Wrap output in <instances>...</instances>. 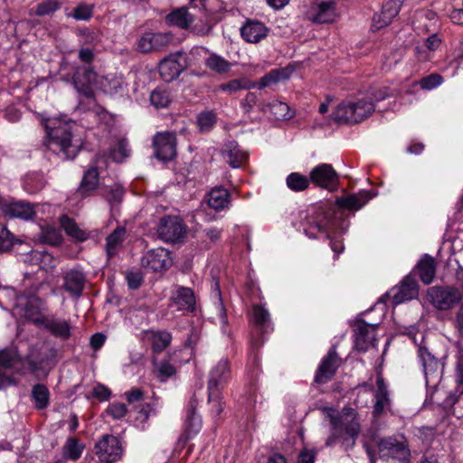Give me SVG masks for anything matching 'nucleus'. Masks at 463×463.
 <instances>
[{"mask_svg": "<svg viewBox=\"0 0 463 463\" xmlns=\"http://www.w3.org/2000/svg\"><path fill=\"white\" fill-rule=\"evenodd\" d=\"M43 124L46 149L62 160L75 158L82 147V140L72 134L71 125L59 118H47Z\"/></svg>", "mask_w": 463, "mask_h": 463, "instance_id": "f257e3e1", "label": "nucleus"}, {"mask_svg": "<svg viewBox=\"0 0 463 463\" xmlns=\"http://www.w3.org/2000/svg\"><path fill=\"white\" fill-rule=\"evenodd\" d=\"M329 419L331 429L330 435L326 440V446L332 447L340 444L344 450L353 449L361 430L354 410L344 409L336 416L329 415Z\"/></svg>", "mask_w": 463, "mask_h": 463, "instance_id": "f03ea898", "label": "nucleus"}, {"mask_svg": "<svg viewBox=\"0 0 463 463\" xmlns=\"http://www.w3.org/2000/svg\"><path fill=\"white\" fill-rule=\"evenodd\" d=\"M374 104L366 99L344 100L333 112V119L338 124H356L367 118L374 111Z\"/></svg>", "mask_w": 463, "mask_h": 463, "instance_id": "7ed1b4c3", "label": "nucleus"}, {"mask_svg": "<svg viewBox=\"0 0 463 463\" xmlns=\"http://www.w3.org/2000/svg\"><path fill=\"white\" fill-rule=\"evenodd\" d=\"M418 357L423 369L427 388L434 389L437 394H439L438 386L443 374V364L435 357L426 345L420 346Z\"/></svg>", "mask_w": 463, "mask_h": 463, "instance_id": "20e7f679", "label": "nucleus"}, {"mask_svg": "<svg viewBox=\"0 0 463 463\" xmlns=\"http://www.w3.org/2000/svg\"><path fill=\"white\" fill-rule=\"evenodd\" d=\"M14 309L17 310L21 316L38 326H41L44 319L48 317L43 314V312L46 310L45 301L33 295L17 296Z\"/></svg>", "mask_w": 463, "mask_h": 463, "instance_id": "39448f33", "label": "nucleus"}, {"mask_svg": "<svg viewBox=\"0 0 463 463\" xmlns=\"http://www.w3.org/2000/svg\"><path fill=\"white\" fill-rule=\"evenodd\" d=\"M380 458H389L409 463L411 451L404 437H387L381 439L377 444Z\"/></svg>", "mask_w": 463, "mask_h": 463, "instance_id": "423d86ee", "label": "nucleus"}, {"mask_svg": "<svg viewBox=\"0 0 463 463\" xmlns=\"http://www.w3.org/2000/svg\"><path fill=\"white\" fill-rule=\"evenodd\" d=\"M232 379L231 364L228 358H222L209 373L207 389L209 399H217Z\"/></svg>", "mask_w": 463, "mask_h": 463, "instance_id": "0eeeda50", "label": "nucleus"}, {"mask_svg": "<svg viewBox=\"0 0 463 463\" xmlns=\"http://www.w3.org/2000/svg\"><path fill=\"white\" fill-rule=\"evenodd\" d=\"M427 297L438 310H449L462 299L461 291L451 286H434L428 289Z\"/></svg>", "mask_w": 463, "mask_h": 463, "instance_id": "6e6552de", "label": "nucleus"}, {"mask_svg": "<svg viewBox=\"0 0 463 463\" xmlns=\"http://www.w3.org/2000/svg\"><path fill=\"white\" fill-rule=\"evenodd\" d=\"M173 41L174 35L169 32L146 31L137 40V50L141 53L162 52Z\"/></svg>", "mask_w": 463, "mask_h": 463, "instance_id": "1a4fd4ad", "label": "nucleus"}, {"mask_svg": "<svg viewBox=\"0 0 463 463\" xmlns=\"http://www.w3.org/2000/svg\"><path fill=\"white\" fill-rule=\"evenodd\" d=\"M176 135L175 132L156 133L153 137L154 156L158 160L168 162L176 156Z\"/></svg>", "mask_w": 463, "mask_h": 463, "instance_id": "9d476101", "label": "nucleus"}, {"mask_svg": "<svg viewBox=\"0 0 463 463\" xmlns=\"http://www.w3.org/2000/svg\"><path fill=\"white\" fill-rule=\"evenodd\" d=\"M456 382L461 389L449 393L441 402V406L447 413L461 418L463 417V356L457 365Z\"/></svg>", "mask_w": 463, "mask_h": 463, "instance_id": "9b49d317", "label": "nucleus"}, {"mask_svg": "<svg viewBox=\"0 0 463 463\" xmlns=\"http://www.w3.org/2000/svg\"><path fill=\"white\" fill-rule=\"evenodd\" d=\"M310 182L317 186L335 192L338 188L339 175L330 164H319L309 173Z\"/></svg>", "mask_w": 463, "mask_h": 463, "instance_id": "f8f14e48", "label": "nucleus"}, {"mask_svg": "<svg viewBox=\"0 0 463 463\" xmlns=\"http://www.w3.org/2000/svg\"><path fill=\"white\" fill-rule=\"evenodd\" d=\"M157 232L163 241L177 242L184 237L186 228L179 217L165 216L160 220Z\"/></svg>", "mask_w": 463, "mask_h": 463, "instance_id": "ddd939ff", "label": "nucleus"}, {"mask_svg": "<svg viewBox=\"0 0 463 463\" xmlns=\"http://www.w3.org/2000/svg\"><path fill=\"white\" fill-rule=\"evenodd\" d=\"M171 265L170 252L164 248L149 250L141 258V266L148 271L161 272Z\"/></svg>", "mask_w": 463, "mask_h": 463, "instance_id": "4468645a", "label": "nucleus"}, {"mask_svg": "<svg viewBox=\"0 0 463 463\" xmlns=\"http://www.w3.org/2000/svg\"><path fill=\"white\" fill-rule=\"evenodd\" d=\"M340 364L341 359L338 357L336 348L332 346L317 367L315 382L319 384H324L331 381Z\"/></svg>", "mask_w": 463, "mask_h": 463, "instance_id": "2eb2a0df", "label": "nucleus"}, {"mask_svg": "<svg viewBox=\"0 0 463 463\" xmlns=\"http://www.w3.org/2000/svg\"><path fill=\"white\" fill-rule=\"evenodd\" d=\"M97 455L102 462L111 463L118 460L122 453L119 440L113 435H105L96 444Z\"/></svg>", "mask_w": 463, "mask_h": 463, "instance_id": "dca6fc26", "label": "nucleus"}, {"mask_svg": "<svg viewBox=\"0 0 463 463\" xmlns=\"http://www.w3.org/2000/svg\"><path fill=\"white\" fill-rule=\"evenodd\" d=\"M95 80V71L88 66L77 68L72 78L73 85L77 92L88 99L94 97V91L91 88V84Z\"/></svg>", "mask_w": 463, "mask_h": 463, "instance_id": "f3484780", "label": "nucleus"}, {"mask_svg": "<svg viewBox=\"0 0 463 463\" xmlns=\"http://www.w3.org/2000/svg\"><path fill=\"white\" fill-rule=\"evenodd\" d=\"M43 328L55 338L67 341L71 336V325L70 320L55 316H48L42 324Z\"/></svg>", "mask_w": 463, "mask_h": 463, "instance_id": "a211bd4d", "label": "nucleus"}, {"mask_svg": "<svg viewBox=\"0 0 463 463\" xmlns=\"http://www.w3.org/2000/svg\"><path fill=\"white\" fill-rule=\"evenodd\" d=\"M376 324H368L364 320L358 321L355 327V347L359 351L365 352L375 345Z\"/></svg>", "mask_w": 463, "mask_h": 463, "instance_id": "6ab92c4d", "label": "nucleus"}, {"mask_svg": "<svg viewBox=\"0 0 463 463\" xmlns=\"http://www.w3.org/2000/svg\"><path fill=\"white\" fill-rule=\"evenodd\" d=\"M62 280L61 288L71 297L79 298L82 295L86 283V277L82 271L70 269L63 274Z\"/></svg>", "mask_w": 463, "mask_h": 463, "instance_id": "aec40b11", "label": "nucleus"}, {"mask_svg": "<svg viewBox=\"0 0 463 463\" xmlns=\"http://www.w3.org/2000/svg\"><path fill=\"white\" fill-rule=\"evenodd\" d=\"M403 0H388L382 7L380 14L373 18L372 28L373 31L380 30L387 26L392 19L399 14Z\"/></svg>", "mask_w": 463, "mask_h": 463, "instance_id": "412c9836", "label": "nucleus"}, {"mask_svg": "<svg viewBox=\"0 0 463 463\" xmlns=\"http://www.w3.org/2000/svg\"><path fill=\"white\" fill-rule=\"evenodd\" d=\"M3 213L12 218L31 220L35 216L33 205L25 201L7 200L3 205Z\"/></svg>", "mask_w": 463, "mask_h": 463, "instance_id": "4be33fe9", "label": "nucleus"}, {"mask_svg": "<svg viewBox=\"0 0 463 463\" xmlns=\"http://www.w3.org/2000/svg\"><path fill=\"white\" fill-rule=\"evenodd\" d=\"M268 27L257 20H247L241 27V35L244 41L250 43H258L267 37Z\"/></svg>", "mask_w": 463, "mask_h": 463, "instance_id": "5701e85b", "label": "nucleus"}, {"mask_svg": "<svg viewBox=\"0 0 463 463\" xmlns=\"http://www.w3.org/2000/svg\"><path fill=\"white\" fill-rule=\"evenodd\" d=\"M309 18L313 22L325 24L332 23L336 17L335 3L334 1H324L316 4L309 9Z\"/></svg>", "mask_w": 463, "mask_h": 463, "instance_id": "b1692460", "label": "nucleus"}, {"mask_svg": "<svg viewBox=\"0 0 463 463\" xmlns=\"http://www.w3.org/2000/svg\"><path fill=\"white\" fill-rule=\"evenodd\" d=\"M372 197L373 195L369 191L361 190L356 194L338 197L335 200V205L339 208L357 211L364 207Z\"/></svg>", "mask_w": 463, "mask_h": 463, "instance_id": "393cba45", "label": "nucleus"}, {"mask_svg": "<svg viewBox=\"0 0 463 463\" xmlns=\"http://www.w3.org/2000/svg\"><path fill=\"white\" fill-rule=\"evenodd\" d=\"M0 365L7 369H13L15 373L22 375L26 373L25 360L15 348L0 350Z\"/></svg>", "mask_w": 463, "mask_h": 463, "instance_id": "a878e982", "label": "nucleus"}, {"mask_svg": "<svg viewBox=\"0 0 463 463\" xmlns=\"http://www.w3.org/2000/svg\"><path fill=\"white\" fill-rule=\"evenodd\" d=\"M394 290L393 303L397 305L417 298L419 293L418 283L411 275H408Z\"/></svg>", "mask_w": 463, "mask_h": 463, "instance_id": "bb28decb", "label": "nucleus"}, {"mask_svg": "<svg viewBox=\"0 0 463 463\" xmlns=\"http://www.w3.org/2000/svg\"><path fill=\"white\" fill-rule=\"evenodd\" d=\"M172 300L178 310L193 312L195 308V296L190 288L177 286Z\"/></svg>", "mask_w": 463, "mask_h": 463, "instance_id": "cd10ccee", "label": "nucleus"}, {"mask_svg": "<svg viewBox=\"0 0 463 463\" xmlns=\"http://www.w3.org/2000/svg\"><path fill=\"white\" fill-rule=\"evenodd\" d=\"M183 71L184 67L179 63L176 55L165 57L159 63L160 75L166 82L177 79Z\"/></svg>", "mask_w": 463, "mask_h": 463, "instance_id": "c85d7f7f", "label": "nucleus"}, {"mask_svg": "<svg viewBox=\"0 0 463 463\" xmlns=\"http://www.w3.org/2000/svg\"><path fill=\"white\" fill-rule=\"evenodd\" d=\"M105 160L103 156H99L96 159V165L90 167L83 175L79 192L85 195L87 193L95 190L99 184V171L98 168L101 167V164H104Z\"/></svg>", "mask_w": 463, "mask_h": 463, "instance_id": "c756f323", "label": "nucleus"}, {"mask_svg": "<svg viewBox=\"0 0 463 463\" xmlns=\"http://www.w3.org/2000/svg\"><path fill=\"white\" fill-rule=\"evenodd\" d=\"M436 269L437 264L435 259L429 254H424L415 267V270L420 280L425 285H429L433 281L436 275Z\"/></svg>", "mask_w": 463, "mask_h": 463, "instance_id": "7c9ffc66", "label": "nucleus"}, {"mask_svg": "<svg viewBox=\"0 0 463 463\" xmlns=\"http://www.w3.org/2000/svg\"><path fill=\"white\" fill-rule=\"evenodd\" d=\"M165 22L171 26L187 30L194 22V17L186 7H180L168 14L165 16Z\"/></svg>", "mask_w": 463, "mask_h": 463, "instance_id": "2f4dec72", "label": "nucleus"}, {"mask_svg": "<svg viewBox=\"0 0 463 463\" xmlns=\"http://www.w3.org/2000/svg\"><path fill=\"white\" fill-rule=\"evenodd\" d=\"M250 321L260 334H266L273 330L270 314L267 308L260 305L252 306Z\"/></svg>", "mask_w": 463, "mask_h": 463, "instance_id": "473e14b6", "label": "nucleus"}, {"mask_svg": "<svg viewBox=\"0 0 463 463\" xmlns=\"http://www.w3.org/2000/svg\"><path fill=\"white\" fill-rule=\"evenodd\" d=\"M222 155L226 162L233 168L241 167L248 157L247 153L241 150L235 141L225 144Z\"/></svg>", "mask_w": 463, "mask_h": 463, "instance_id": "72a5a7b5", "label": "nucleus"}, {"mask_svg": "<svg viewBox=\"0 0 463 463\" xmlns=\"http://www.w3.org/2000/svg\"><path fill=\"white\" fill-rule=\"evenodd\" d=\"M377 390L374 394V404H373V414L374 416H380L385 408L390 405L389 393L387 386L381 373L377 375L376 379Z\"/></svg>", "mask_w": 463, "mask_h": 463, "instance_id": "f704fd0d", "label": "nucleus"}, {"mask_svg": "<svg viewBox=\"0 0 463 463\" xmlns=\"http://www.w3.org/2000/svg\"><path fill=\"white\" fill-rule=\"evenodd\" d=\"M229 191L222 187L213 188L207 194L208 205L215 211H222L229 208L231 203Z\"/></svg>", "mask_w": 463, "mask_h": 463, "instance_id": "c9c22d12", "label": "nucleus"}, {"mask_svg": "<svg viewBox=\"0 0 463 463\" xmlns=\"http://www.w3.org/2000/svg\"><path fill=\"white\" fill-rule=\"evenodd\" d=\"M126 229L118 226L106 239L105 250L108 258H113L121 248L126 239Z\"/></svg>", "mask_w": 463, "mask_h": 463, "instance_id": "e433bc0d", "label": "nucleus"}, {"mask_svg": "<svg viewBox=\"0 0 463 463\" xmlns=\"http://www.w3.org/2000/svg\"><path fill=\"white\" fill-rule=\"evenodd\" d=\"M204 65L211 71L217 74H225L229 72L232 66L228 60L215 52L209 53V56L204 60Z\"/></svg>", "mask_w": 463, "mask_h": 463, "instance_id": "4c0bfd02", "label": "nucleus"}, {"mask_svg": "<svg viewBox=\"0 0 463 463\" xmlns=\"http://www.w3.org/2000/svg\"><path fill=\"white\" fill-rule=\"evenodd\" d=\"M196 404L194 401L190 402L187 408V415L185 420V432L188 438L196 435L202 427L200 416L195 411Z\"/></svg>", "mask_w": 463, "mask_h": 463, "instance_id": "58836bf2", "label": "nucleus"}, {"mask_svg": "<svg viewBox=\"0 0 463 463\" xmlns=\"http://www.w3.org/2000/svg\"><path fill=\"white\" fill-rule=\"evenodd\" d=\"M100 87L105 93L113 96L123 90L125 82L121 76L108 74L101 80Z\"/></svg>", "mask_w": 463, "mask_h": 463, "instance_id": "ea45409f", "label": "nucleus"}, {"mask_svg": "<svg viewBox=\"0 0 463 463\" xmlns=\"http://www.w3.org/2000/svg\"><path fill=\"white\" fill-rule=\"evenodd\" d=\"M131 149L127 138H119L117 142L110 146L109 150V156L112 161L122 163L126 158L130 156Z\"/></svg>", "mask_w": 463, "mask_h": 463, "instance_id": "a19ab883", "label": "nucleus"}, {"mask_svg": "<svg viewBox=\"0 0 463 463\" xmlns=\"http://www.w3.org/2000/svg\"><path fill=\"white\" fill-rule=\"evenodd\" d=\"M61 225L65 232L76 241H84L88 239V233L81 230L78 224L67 215L61 217Z\"/></svg>", "mask_w": 463, "mask_h": 463, "instance_id": "79ce46f5", "label": "nucleus"}, {"mask_svg": "<svg viewBox=\"0 0 463 463\" xmlns=\"http://www.w3.org/2000/svg\"><path fill=\"white\" fill-rule=\"evenodd\" d=\"M286 184L289 190L295 193L303 192L309 187L310 177L293 172L287 176Z\"/></svg>", "mask_w": 463, "mask_h": 463, "instance_id": "37998d69", "label": "nucleus"}, {"mask_svg": "<svg viewBox=\"0 0 463 463\" xmlns=\"http://www.w3.org/2000/svg\"><path fill=\"white\" fill-rule=\"evenodd\" d=\"M152 349L155 353L164 351L171 343L172 335L166 331H150L148 333Z\"/></svg>", "mask_w": 463, "mask_h": 463, "instance_id": "c03bdc74", "label": "nucleus"}, {"mask_svg": "<svg viewBox=\"0 0 463 463\" xmlns=\"http://www.w3.org/2000/svg\"><path fill=\"white\" fill-rule=\"evenodd\" d=\"M32 399L35 408L43 410L48 407L50 402V392L44 384H35L32 390Z\"/></svg>", "mask_w": 463, "mask_h": 463, "instance_id": "a18cd8bd", "label": "nucleus"}, {"mask_svg": "<svg viewBox=\"0 0 463 463\" xmlns=\"http://www.w3.org/2000/svg\"><path fill=\"white\" fill-rule=\"evenodd\" d=\"M255 86L256 84L254 82L249 81L247 80L234 79L219 85L218 90L232 95L241 90H250L255 88Z\"/></svg>", "mask_w": 463, "mask_h": 463, "instance_id": "49530a36", "label": "nucleus"}, {"mask_svg": "<svg viewBox=\"0 0 463 463\" xmlns=\"http://www.w3.org/2000/svg\"><path fill=\"white\" fill-rule=\"evenodd\" d=\"M269 109V111L273 114V116L280 120V119H290L294 117V111L291 110L289 106L279 100H273L267 105Z\"/></svg>", "mask_w": 463, "mask_h": 463, "instance_id": "de8ad7c7", "label": "nucleus"}, {"mask_svg": "<svg viewBox=\"0 0 463 463\" xmlns=\"http://www.w3.org/2000/svg\"><path fill=\"white\" fill-rule=\"evenodd\" d=\"M287 78L288 75L285 70H272L261 77L258 82H254L256 84L255 88L263 89L276 84Z\"/></svg>", "mask_w": 463, "mask_h": 463, "instance_id": "09e8293b", "label": "nucleus"}, {"mask_svg": "<svg viewBox=\"0 0 463 463\" xmlns=\"http://www.w3.org/2000/svg\"><path fill=\"white\" fill-rule=\"evenodd\" d=\"M154 373L160 382H165L168 378L175 374V368L168 361H153Z\"/></svg>", "mask_w": 463, "mask_h": 463, "instance_id": "8fccbe9b", "label": "nucleus"}, {"mask_svg": "<svg viewBox=\"0 0 463 463\" xmlns=\"http://www.w3.org/2000/svg\"><path fill=\"white\" fill-rule=\"evenodd\" d=\"M84 449V445L75 438H70L67 439L65 445L62 448L64 458L71 460H77Z\"/></svg>", "mask_w": 463, "mask_h": 463, "instance_id": "3c124183", "label": "nucleus"}, {"mask_svg": "<svg viewBox=\"0 0 463 463\" xmlns=\"http://www.w3.org/2000/svg\"><path fill=\"white\" fill-rule=\"evenodd\" d=\"M61 7V3L59 0H43L37 4L34 10L30 11V14H34L38 16L50 15Z\"/></svg>", "mask_w": 463, "mask_h": 463, "instance_id": "603ef678", "label": "nucleus"}, {"mask_svg": "<svg viewBox=\"0 0 463 463\" xmlns=\"http://www.w3.org/2000/svg\"><path fill=\"white\" fill-rule=\"evenodd\" d=\"M329 225L330 221L326 217H324L310 222V224L304 229V232L309 238L316 239L317 232H326Z\"/></svg>", "mask_w": 463, "mask_h": 463, "instance_id": "864d4df0", "label": "nucleus"}, {"mask_svg": "<svg viewBox=\"0 0 463 463\" xmlns=\"http://www.w3.org/2000/svg\"><path fill=\"white\" fill-rule=\"evenodd\" d=\"M125 191L121 184H114L108 186L105 191V198L111 205H117L121 203Z\"/></svg>", "mask_w": 463, "mask_h": 463, "instance_id": "5fc2aeb1", "label": "nucleus"}, {"mask_svg": "<svg viewBox=\"0 0 463 463\" xmlns=\"http://www.w3.org/2000/svg\"><path fill=\"white\" fill-rule=\"evenodd\" d=\"M171 101L167 90L156 89L150 94V102L156 108H166Z\"/></svg>", "mask_w": 463, "mask_h": 463, "instance_id": "6e6d98bb", "label": "nucleus"}, {"mask_svg": "<svg viewBox=\"0 0 463 463\" xmlns=\"http://www.w3.org/2000/svg\"><path fill=\"white\" fill-rule=\"evenodd\" d=\"M212 298L214 299L217 304L219 313H220L221 323L222 325H227L228 320H227V316H226V310L224 308L223 302L222 299V293H221L219 282L216 280L213 281V284L212 286Z\"/></svg>", "mask_w": 463, "mask_h": 463, "instance_id": "4d7b16f0", "label": "nucleus"}, {"mask_svg": "<svg viewBox=\"0 0 463 463\" xmlns=\"http://www.w3.org/2000/svg\"><path fill=\"white\" fill-rule=\"evenodd\" d=\"M216 122V117L214 113L211 111L202 112L198 116L197 124L202 132L210 131Z\"/></svg>", "mask_w": 463, "mask_h": 463, "instance_id": "13d9d810", "label": "nucleus"}, {"mask_svg": "<svg viewBox=\"0 0 463 463\" xmlns=\"http://www.w3.org/2000/svg\"><path fill=\"white\" fill-rule=\"evenodd\" d=\"M92 14L93 7L91 5L80 4L74 8L73 13L69 14V16H71L79 21H87L90 19Z\"/></svg>", "mask_w": 463, "mask_h": 463, "instance_id": "bf43d9fd", "label": "nucleus"}, {"mask_svg": "<svg viewBox=\"0 0 463 463\" xmlns=\"http://www.w3.org/2000/svg\"><path fill=\"white\" fill-rule=\"evenodd\" d=\"M41 240L51 245H58L61 241V236L57 229L48 227L43 230Z\"/></svg>", "mask_w": 463, "mask_h": 463, "instance_id": "052dcab7", "label": "nucleus"}, {"mask_svg": "<svg viewBox=\"0 0 463 463\" xmlns=\"http://www.w3.org/2000/svg\"><path fill=\"white\" fill-rule=\"evenodd\" d=\"M403 334L412 340V342L418 346V349L420 345H425V335L420 332L416 326H411L405 328Z\"/></svg>", "mask_w": 463, "mask_h": 463, "instance_id": "680f3d73", "label": "nucleus"}, {"mask_svg": "<svg viewBox=\"0 0 463 463\" xmlns=\"http://www.w3.org/2000/svg\"><path fill=\"white\" fill-rule=\"evenodd\" d=\"M128 410L124 403L113 402L106 410V413L109 415L113 420L122 419Z\"/></svg>", "mask_w": 463, "mask_h": 463, "instance_id": "e2e57ef3", "label": "nucleus"}, {"mask_svg": "<svg viewBox=\"0 0 463 463\" xmlns=\"http://www.w3.org/2000/svg\"><path fill=\"white\" fill-rule=\"evenodd\" d=\"M13 236L10 232L0 223V250H9L13 247Z\"/></svg>", "mask_w": 463, "mask_h": 463, "instance_id": "0e129e2a", "label": "nucleus"}, {"mask_svg": "<svg viewBox=\"0 0 463 463\" xmlns=\"http://www.w3.org/2000/svg\"><path fill=\"white\" fill-rule=\"evenodd\" d=\"M81 43L85 45L96 46L100 43V35L98 32L90 30H83L80 32Z\"/></svg>", "mask_w": 463, "mask_h": 463, "instance_id": "69168bd1", "label": "nucleus"}, {"mask_svg": "<svg viewBox=\"0 0 463 463\" xmlns=\"http://www.w3.org/2000/svg\"><path fill=\"white\" fill-rule=\"evenodd\" d=\"M191 32L197 36L209 35L213 30V25L205 21H199L198 23L192 24L189 28Z\"/></svg>", "mask_w": 463, "mask_h": 463, "instance_id": "338daca9", "label": "nucleus"}, {"mask_svg": "<svg viewBox=\"0 0 463 463\" xmlns=\"http://www.w3.org/2000/svg\"><path fill=\"white\" fill-rule=\"evenodd\" d=\"M442 82V78L439 74H431L420 80V86L422 90H432Z\"/></svg>", "mask_w": 463, "mask_h": 463, "instance_id": "774afa93", "label": "nucleus"}]
</instances>
